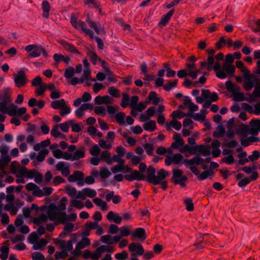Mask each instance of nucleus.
<instances>
[{
  "mask_svg": "<svg viewBox=\"0 0 260 260\" xmlns=\"http://www.w3.org/2000/svg\"><path fill=\"white\" fill-rule=\"evenodd\" d=\"M147 100L149 101H152L154 105H157L160 101L162 100L160 98L157 97L156 93L155 91L150 92Z\"/></svg>",
  "mask_w": 260,
  "mask_h": 260,
  "instance_id": "nucleus-28",
  "label": "nucleus"
},
{
  "mask_svg": "<svg viewBox=\"0 0 260 260\" xmlns=\"http://www.w3.org/2000/svg\"><path fill=\"white\" fill-rule=\"evenodd\" d=\"M107 218L109 220H113L115 223L119 224L121 223L122 218L117 213H114L113 211L108 212Z\"/></svg>",
  "mask_w": 260,
  "mask_h": 260,
  "instance_id": "nucleus-19",
  "label": "nucleus"
},
{
  "mask_svg": "<svg viewBox=\"0 0 260 260\" xmlns=\"http://www.w3.org/2000/svg\"><path fill=\"white\" fill-rule=\"evenodd\" d=\"M25 72L19 71L17 74L14 75V82L16 87L21 88L24 86L28 82Z\"/></svg>",
  "mask_w": 260,
  "mask_h": 260,
  "instance_id": "nucleus-6",
  "label": "nucleus"
},
{
  "mask_svg": "<svg viewBox=\"0 0 260 260\" xmlns=\"http://www.w3.org/2000/svg\"><path fill=\"white\" fill-rule=\"evenodd\" d=\"M148 103L149 101H147L144 102H140L138 105L134 107V109L137 111L141 112L146 108Z\"/></svg>",
  "mask_w": 260,
  "mask_h": 260,
  "instance_id": "nucleus-48",
  "label": "nucleus"
},
{
  "mask_svg": "<svg viewBox=\"0 0 260 260\" xmlns=\"http://www.w3.org/2000/svg\"><path fill=\"white\" fill-rule=\"evenodd\" d=\"M57 215L58 220L59 222L61 224H65L68 220L67 215L66 212H58L56 214Z\"/></svg>",
  "mask_w": 260,
  "mask_h": 260,
  "instance_id": "nucleus-42",
  "label": "nucleus"
},
{
  "mask_svg": "<svg viewBox=\"0 0 260 260\" xmlns=\"http://www.w3.org/2000/svg\"><path fill=\"white\" fill-rule=\"evenodd\" d=\"M125 116V114L122 112H119L116 114L115 118L117 122L119 123V124L124 126L126 125L124 122Z\"/></svg>",
  "mask_w": 260,
  "mask_h": 260,
  "instance_id": "nucleus-32",
  "label": "nucleus"
},
{
  "mask_svg": "<svg viewBox=\"0 0 260 260\" xmlns=\"http://www.w3.org/2000/svg\"><path fill=\"white\" fill-rule=\"evenodd\" d=\"M66 106V102L64 99L53 101L51 103V107L54 109H60Z\"/></svg>",
  "mask_w": 260,
  "mask_h": 260,
  "instance_id": "nucleus-25",
  "label": "nucleus"
},
{
  "mask_svg": "<svg viewBox=\"0 0 260 260\" xmlns=\"http://www.w3.org/2000/svg\"><path fill=\"white\" fill-rule=\"evenodd\" d=\"M173 162L175 164H179L182 160L183 157L180 153H176L172 157Z\"/></svg>",
  "mask_w": 260,
  "mask_h": 260,
  "instance_id": "nucleus-59",
  "label": "nucleus"
},
{
  "mask_svg": "<svg viewBox=\"0 0 260 260\" xmlns=\"http://www.w3.org/2000/svg\"><path fill=\"white\" fill-rule=\"evenodd\" d=\"M74 174L76 175V178L77 179V181H78V184L80 186H82L84 184L83 183V178H84V174L82 172L79 171H75L74 172Z\"/></svg>",
  "mask_w": 260,
  "mask_h": 260,
  "instance_id": "nucleus-38",
  "label": "nucleus"
},
{
  "mask_svg": "<svg viewBox=\"0 0 260 260\" xmlns=\"http://www.w3.org/2000/svg\"><path fill=\"white\" fill-rule=\"evenodd\" d=\"M85 156V150L83 149H78L76 150L73 156L72 161L79 159L84 157Z\"/></svg>",
  "mask_w": 260,
  "mask_h": 260,
  "instance_id": "nucleus-37",
  "label": "nucleus"
},
{
  "mask_svg": "<svg viewBox=\"0 0 260 260\" xmlns=\"http://www.w3.org/2000/svg\"><path fill=\"white\" fill-rule=\"evenodd\" d=\"M128 257V254L125 250L115 254V258L118 260H125L127 259Z\"/></svg>",
  "mask_w": 260,
  "mask_h": 260,
  "instance_id": "nucleus-41",
  "label": "nucleus"
},
{
  "mask_svg": "<svg viewBox=\"0 0 260 260\" xmlns=\"http://www.w3.org/2000/svg\"><path fill=\"white\" fill-rule=\"evenodd\" d=\"M175 12V9H172L167 14L163 15L158 23L159 26H165L169 22Z\"/></svg>",
  "mask_w": 260,
  "mask_h": 260,
  "instance_id": "nucleus-14",
  "label": "nucleus"
},
{
  "mask_svg": "<svg viewBox=\"0 0 260 260\" xmlns=\"http://www.w3.org/2000/svg\"><path fill=\"white\" fill-rule=\"evenodd\" d=\"M70 22L75 28L82 30L86 36H88L91 39H93V31L87 28L86 25L84 21L81 20L77 21V18L75 16L74 14L71 16Z\"/></svg>",
  "mask_w": 260,
  "mask_h": 260,
  "instance_id": "nucleus-3",
  "label": "nucleus"
},
{
  "mask_svg": "<svg viewBox=\"0 0 260 260\" xmlns=\"http://www.w3.org/2000/svg\"><path fill=\"white\" fill-rule=\"evenodd\" d=\"M68 256V253L67 250H62L61 251H56L55 253L54 257L56 259H64Z\"/></svg>",
  "mask_w": 260,
  "mask_h": 260,
  "instance_id": "nucleus-44",
  "label": "nucleus"
},
{
  "mask_svg": "<svg viewBox=\"0 0 260 260\" xmlns=\"http://www.w3.org/2000/svg\"><path fill=\"white\" fill-rule=\"evenodd\" d=\"M258 178V174L257 171H253L252 175L249 177H246L243 179H242L238 183V185L239 187H242L245 186L249 184L251 181H254L257 179Z\"/></svg>",
  "mask_w": 260,
  "mask_h": 260,
  "instance_id": "nucleus-12",
  "label": "nucleus"
},
{
  "mask_svg": "<svg viewBox=\"0 0 260 260\" xmlns=\"http://www.w3.org/2000/svg\"><path fill=\"white\" fill-rule=\"evenodd\" d=\"M187 181V177L183 175V171L180 169H174L173 170V176L171 181L175 184H179L182 187L186 186V182Z\"/></svg>",
  "mask_w": 260,
  "mask_h": 260,
  "instance_id": "nucleus-4",
  "label": "nucleus"
},
{
  "mask_svg": "<svg viewBox=\"0 0 260 260\" xmlns=\"http://www.w3.org/2000/svg\"><path fill=\"white\" fill-rule=\"evenodd\" d=\"M49 153V150L46 148H43L37 156V159L39 162H42L44 160L45 156Z\"/></svg>",
  "mask_w": 260,
  "mask_h": 260,
  "instance_id": "nucleus-33",
  "label": "nucleus"
},
{
  "mask_svg": "<svg viewBox=\"0 0 260 260\" xmlns=\"http://www.w3.org/2000/svg\"><path fill=\"white\" fill-rule=\"evenodd\" d=\"M184 203L186 207V209L188 211H192L194 209V205L192 200L191 198H187L184 201Z\"/></svg>",
  "mask_w": 260,
  "mask_h": 260,
  "instance_id": "nucleus-39",
  "label": "nucleus"
},
{
  "mask_svg": "<svg viewBox=\"0 0 260 260\" xmlns=\"http://www.w3.org/2000/svg\"><path fill=\"white\" fill-rule=\"evenodd\" d=\"M120 235H119L121 238L122 237H127L131 234L129 230L126 226H123L120 229Z\"/></svg>",
  "mask_w": 260,
  "mask_h": 260,
  "instance_id": "nucleus-58",
  "label": "nucleus"
},
{
  "mask_svg": "<svg viewBox=\"0 0 260 260\" xmlns=\"http://www.w3.org/2000/svg\"><path fill=\"white\" fill-rule=\"evenodd\" d=\"M178 81V79H175L173 82L169 81L163 86L164 89L167 91H170L172 88H175L177 86Z\"/></svg>",
  "mask_w": 260,
  "mask_h": 260,
  "instance_id": "nucleus-35",
  "label": "nucleus"
},
{
  "mask_svg": "<svg viewBox=\"0 0 260 260\" xmlns=\"http://www.w3.org/2000/svg\"><path fill=\"white\" fill-rule=\"evenodd\" d=\"M107 247L105 245H103L99 247H98L95 251H94V255H93L94 257H98V259L101 256V253L103 252H106L107 251Z\"/></svg>",
  "mask_w": 260,
  "mask_h": 260,
  "instance_id": "nucleus-36",
  "label": "nucleus"
},
{
  "mask_svg": "<svg viewBox=\"0 0 260 260\" xmlns=\"http://www.w3.org/2000/svg\"><path fill=\"white\" fill-rule=\"evenodd\" d=\"M205 161L206 164H209L211 161L210 157H207L205 159L201 158L199 155H196L190 159H185V162L190 165H200Z\"/></svg>",
  "mask_w": 260,
  "mask_h": 260,
  "instance_id": "nucleus-10",
  "label": "nucleus"
},
{
  "mask_svg": "<svg viewBox=\"0 0 260 260\" xmlns=\"http://www.w3.org/2000/svg\"><path fill=\"white\" fill-rule=\"evenodd\" d=\"M94 255V252L92 253L89 250H85L84 251L82 255V256L85 259L91 258L92 260H99L98 257L94 258L93 255Z\"/></svg>",
  "mask_w": 260,
  "mask_h": 260,
  "instance_id": "nucleus-43",
  "label": "nucleus"
},
{
  "mask_svg": "<svg viewBox=\"0 0 260 260\" xmlns=\"http://www.w3.org/2000/svg\"><path fill=\"white\" fill-rule=\"evenodd\" d=\"M38 238L37 234L34 232L28 236V241L29 243L34 244L37 241Z\"/></svg>",
  "mask_w": 260,
  "mask_h": 260,
  "instance_id": "nucleus-56",
  "label": "nucleus"
},
{
  "mask_svg": "<svg viewBox=\"0 0 260 260\" xmlns=\"http://www.w3.org/2000/svg\"><path fill=\"white\" fill-rule=\"evenodd\" d=\"M11 157L8 155H2L1 163L0 164V169L2 171L4 174H7V172L4 169L5 167L7 166L10 162Z\"/></svg>",
  "mask_w": 260,
  "mask_h": 260,
  "instance_id": "nucleus-20",
  "label": "nucleus"
},
{
  "mask_svg": "<svg viewBox=\"0 0 260 260\" xmlns=\"http://www.w3.org/2000/svg\"><path fill=\"white\" fill-rule=\"evenodd\" d=\"M143 127L145 131L153 132L156 128V122L154 120H150L144 123Z\"/></svg>",
  "mask_w": 260,
  "mask_h": 260,
  "instance_id": "nucleus-24",
  "label": "nucleus"
},
{
  "mask_svg": "<svg viewBox=\"0 0 260 260\" xmlns=\"http://www.w3.org/2000/svg\"><path fill=\"white\" fill-rule=\"evenodd\" d=\"M185 116H192V113L188 112L187 113H185L182 111H180L178 110L174 111L171 114V117L173 119L179 118L181 119L182 118L184 117Z\"/></svg>",
  "mask_w": 260,
  "mask_h": 260,
  "instance_id": "nucleus-21",
  "label": "nucleus"
},
{
  "mask_svg": "<svg viewBox=\"0 0 260 260\" xmlns=\"http://www.w3.org/2000/svg\"><path fill=\"white\" fill-rule=\"evenodd\" d=\"M73 120H70L67 122L61 123L59 125L61 131L67 133L69 129V123L73 124Z\"/></svg>",
  "mask_w": 260,
  "mask_h": 260,
  "instance_id": "nucleus-47",
  "label": "nucleus"
},
{
  "mask_svg": "<svg viewBox=\"0 0 260 260\" xmlns=\"http://www.w3.org/2000/svg\"><path fill=\"white\" fill-rule=\"evenodd\" d=\"M233 94H234V100L236 102L243 101L246 100L242 92L237 91Z\"/></svg>",
  "mask_w": 260,
  "mask_h": 260,
  "instance_id": "nucleus-51",
  "label": "nucleus"
},
{
  "mask_svg": "<svg viewBox=\"0 0 260 260\" xmlns=\"http://www.w3.org/2000/svg\"><path fill=\"white\" fill-rule=\"evenodd\" d=\"M45 102L41 100L37 101L35 98H30L28 102V106L30 107H34L37 106L39 109H42L45 106Z\"/></svg>",
  "mask_w": 260,
  "mask_h": 260,
  "instance_id": "nucleus-17",
  "label": "nucleus"
},
{
  "mask_svg": "<svg viewBox=\"0 0 260 260\" xmlns=\"http://www.w3.org/2000/svg\"><path fill=\"white\" fill-rule=\"evenodd\" d=\"M129 98L126 93H124L122 95V102L120 104L122 108H126L129 104Z\"/></svg>",
  "mask_w": 260,
  "mask_h": 260,
  "instance_id": "nucleus-50",
  "label": "nucleus"
},
{
  "mask_svg": "<svg viewBox=\"0 0 260 260\" xmlns=\"http://www.w3.org/2000/svg\"><path fill=\"white\" fill-rule=\"evenodd\" d=\"M9 107L10 108H8L6 114H8L10 116L13 117L16 116L17 112V106L13 104H11Z\"/></svg>",
  "mask_w": 260,
  "mask_h": 260,
  "instance_id": "nucleus-40",
  "label": "nucleus"
},
{
  "mask_svg": "<svg viewBox=\"0 0 260 260\" xmlns=\"http://www.w3.org/2000/svg\"><path fill=\"white\" fill-rule=\"evenodd\" d=\"M120 239L121 237L119 235H115L112 238L111 236L106 235L101 237V241L103 243L108 244H116L119 242Z\"/></svg>",
  "mask_w": 260,
  "mask_h": 260,
  "instance_id": "nucleus-13",
  "label": "nucleus"
},
{
  "mask_svg": "<svg viewBox=\"0 0 260 260\" xmlns=\"http://www.w3.org/2000/svg\"><path fill=\"white\" fill-rule=\"evenodd\" d=\"M47 243L48 242L45 239L42 238L34 244L32 248L34 250L43 249Z\"/></svg>",
  "mask_w": 260,
  "mask_h": 260,
  "instance_id": "nucleus-26",
  "label": "nucleus"
},
{
  "mask_svg": "<svg viewBox=\"0 0 260 260\" xmlns=\"http://www.w3.org/2000/svg\"><path fill=\"white\" fill-rule=\"evenodd\" d=\"M59 44L62 45L63 48L67 51L72 53L80 54L81 52L75 47V46L71 43H68L64 40H60L59 42Z\"/></svg>",
  "mask_w": 260,
  "mask_h": 260,
  "instance_id": "nucleus-11",
  "label": "nucleus"
},
{
  "mask_svg": "<svg viewBox=\"0 0 260 260\" xmlns=\"http://www.w3.org/2000/svg\"><path fill=\"white\" fill-rule=\"evenodd\" d=\"M206 51L209 54V56L207 58V70L208 71H210L212 69V65H213L214 62V59L213 55L215 53V51L213 49H208L207 50H206Z\"/></svg>",
  "mask_w": 260,
  "mask_h": 260,
  "instance_id": "nucleus-16",
  "label": "nucleus"
},
{
  "mask_svg": "<svg viewBox=\"0 0 260 260\" xmlns=\"http://www.w3.org/2000/svg\"><path fill=\"white\" fill-rule=\"evenodd\" d=\"M102 158L103 159H105L107 164H110L112 162L111 157V153L108 152V151L105 150L102 152L101 155Z\"/></svg>",
  "mask_w": 260,
  "mask_h": 260,
  "instance_id": "nucleus-60",
  "label": "nucleus"
},
{
  "mask_svg": "<svg viewBox=\"0 0 260 260\" xmlns=\"http://www.w3.org/2000/svg\"><path fill=\"white\" fill-rule=\"evenodd\" d=\"M169 62H165L163 64V67L167 71L166 76L168 77H173L175 76L176 72L171 69Z\"/></svg>",
  "mask_w": 260,
  "mask_h": 260,
  "instance_id": "nucleus-34",
  "label": "nucleus"
},
{
  "mask_svg": "<svg viewBox=\"0 0 260 260\" xmlns=\"http://www.w3.org/2000/svg\"><path fill=\"white\" fill-rule=\"evenodd\" d=\"M236 66L240 69L243 73V87L246 91H250L254 86V81H259V79L253 74H250V71L244 65L243 62L241 60L236 61Z\"/></svg>",
  "mask_w": 260,
  "mask_h": 260,
  "instance_id": "nucleus-2",
  "label": "nucleus"
},
{
  "mask_svg": "<svg viewBox=\"0 0 260 260\" xmlns=\"http://www.w3.org/2000/svg\"><path fill=\"white\" fill-rule=\"evenodd\" d=\"M71 206L75 207L79 209H81L84 207L83 203L77 200H73L71 202Z\"/></svg>",
  "mask_w": 260,
  "mask_h": 260,
  "instance_id": "nucleus-62",
  "label": "nucleus"
},
{
  "mask_svg": "<svg viewBox=\"0 0 260 260\" xmlns=\"http://www.w3.org/2000/svg\"><path fill=\"white\" fill-rule=\"evenodd\" d=\"M225 86L226 89L232 93H235V92L239 91L240 88L237 86H235L234 84L230 80L227 81L225 82Z\"/></svg>",
  "mask_w": 260,
  "mask_h": 260,
  "instance_id": "nucleus-27",
  "label": "nucleus"
},
{
  "mask_svg": "<svg viewBox=\"0 0 260 260\" xmlns=\"http://www.w3.org/2000/svg\"><path fill=\"white\" fill-rule=\"evenodd\" d=\"M88 55L90 56V60L93 65H95L96 64L97 60L99 61V59H101L95 52H91L89 51Z\"/></svg>",
  "mask_w": 260,
  "mask_h": 260,
  "instance_id": "nucleus-49",
  "label": "nucleus"
},
{
  "mask_svg": "<svg viewBox=\"0 0 260 260\" xmlns=\"http://www.w3.org/2000/svg\"><path fill=\"white\" fill-rule=\"evenodd\" d=\"M224 69L225 70L226 74L232 75L235 72V67L234 65L230 64H226L224 66Z\"/></svg>",
  "mask_w": 260,
  "mask_h": 260,
  "instance_id": "nucleus-52",
  "label": "nucleus"
},
{
  "mask_svg": "<svg viewBox=\"0 0 260 260\" xmlns=\"http://www.w3.org/2000/svg\"><path fill=\"white\" fill-rule=\"evenodd\" d=\"M25 50L30 52L28 57L29 58L39 57L41 54V46L36 44L29 45L25 47Z\"/></svg>",
  "mask_w": 260,
  "mask_h": 260,
  "instance_id": "nucleus-7",
  "label": "nucleus"
},
{
  "mask_svg": "<svg viewBox=\"0 0 260 260\" xmlns=\"http://www.w3.org/2000/svg\"><path fill=\"white\" fill-rule=\"evenodd\" d=\"M128 251L131 252V256L132 257H137L144 254L145 250L143 246L138 243L133 242L129 244L128 246Z\"/></svg>",
  "mask_w": 260,
  "mask_h": 260,
  "instance_id": "nucleus-5",
  "label": "nucleus"
},
{
  "mask_svg": "<svg viewBox=\"0 0 260 260\" xmlns=\"http://www.w3.org/2000/svg\"><path fill=\"white\" fill-rule=\"evenodd\" d=\"M249 128L248 126L245 124H242L240 128L237 131V133L246 137Z\"/></svg>",
  "mask_w": 260,
  "mask_h": 260,
  "instance_id": "nucleus-55",
  "label": "nucleus"
},
{
  "mask_svg": "<svg viewBox=\"0 0 260 260\" xmlns=\"http://www.w3.org/2000/svg\"><path fill=\"white\" fill-rule=\"evenodd\" d=\"M109 93L114 98H118L119 96V91L114 86L109 87L108 89Z\"/></svg>",
  "mask_w": 260,
  "mask_h": 260,
  "instance_id": "nucleus-57",
  "label": "nucleus"
},
{
  "mask_svg": "<svg viewBox=\"0 0 260 260\" xmlns=\"http://www.w3.org/2000/svg\"><path fill=\"white\" fill-rule=\"evenodd\" d=\"M173 138L175 141V142H178V144L180 146H182L184 145V140L182 138H181L180 134L174 132Z\"/></svg>",
  "mask_w": 260,
  "mask_h": 260,
  "instance_id": "nucleus-61",
  "label": "nucleus"
},
{
  "mask_svg": "<svg viewBox=\"0 0 260 260\" xmlns=\"http://www.w3.org/2000/svg\"><path fill=\"white\" fill-rule=\"evenodd\" d=\"M83 191H85L86 197H88L90 198H94L96 195V192L95 190L89 188H84L83 189Z\"/></svg>",
  "mask_w": 260,
  "mask_h": 260,
  "instance_id": "nucleus-45",
  "label": "nucleus"
},
{
  "mask_svg": "<svg viewBox=\"0 0 260 260\" xmlns=\"http://www.w3.org/2000/svg\"><path fill=\"white\" fill-rule=\"evenodd\" d=\"M31 258L33 260H45L44 255L39 252L33 253L31 255Z\"/></svg>",
  "mask_w": 260,
  "mask_h": 260,
  "instance_id": "nucleus-64",
  "label": "nucleus"
},
{
  "mask_svg": "<svg viewBox=\"0 0 260 260\" xmlns=\"http://www.w3.org/2000/svg\"><path fill=\"white\" fill-rule=\"evenodd\" d=\"M57 209H58L55 204L54 203L50 204L48 212V218L49 220H54L55 219L56 215L57 214L56 212V210Z\"/></svg>",
  "mask_w": 260,
  "mask_h": 260,
  "instance_id": "nucleus-18",
  "label": "nucleus"
},
{
  "mask_svg": "<svg viewBox=\"0 0 260 260\" xmlns=\"http://www.w3.org/2000/svg\"><path fill=\"white\" fill-rule=\"evenodd\" d=\"M155 173V169L153 166H149L147 169L146 175L135 170L131 175H125L124 177L126 180L130 182L133 180H146L148 183L156 185L159 184L160 181L164 180L169 175V173L164 169L157 171V175Z\"/></svg>",
  "mask_w": 260,
  "mask_h": 260,
  "instance_id": "nucleus-1",
  "label": "nucleus"
},
{
  "mask_svg": "<svg viewBox=\"0 0 260 260\" xmlns=\"http://www.w3.org/2000/svg\"><path fill=\"white\" fill-rule=\"evenodd\" d=\"M111 175V172L107 168H102L100 172V176L103 179H106Z\"/></svg>",
  "mask_w": 260,
  "mask_h": 260,
  "instance_id": "nucleus-53",
  "label": "nucleus"
},
{
  "mask_svg": "<svg viewBox=\"0 0 260 260\" xmlns=\"http://www.w3.org/2000/svg\"><path fill=\"white\" fill-rule=\"evenodd\" d=\"M260 157V152L258 150H254L252 152V154L248 156L250 161H253L257 160Z\"/></svg>",
  "mask_w": 260,
  "mask_h": 260,
  "instance_id": "nucleus-63",
  "label": "nucleus"
},
{
  "mask_svg": "<svg viewBox=\"0 0 260 260\" xmlns=\"http://www.w3.org/2000/svg\"><path fill=\"white\" fill-rule=\"evenodd\" d=\"M131 236L132 240H134L135 238H138L143 241L147 238L146 231L142 228L135 229L134 231L131 234Z\"/></svg>",
  "mask_w": 260,
  "mask_h": 260,
  "instance_id": "nucleus-8",
  "label": "nucleus"
},
{
  "mask_svg": "<svg viewBox=\"0 0 260 260\" xmlns=\"http://www.w3.org/2000/svg\"><path fill=\"white\" fill-rule=\"evenodd\" d=\"M225 131L224 127L219 125L216 128V130L213 133V136L214 138H220L223 136L225 134Z\"/></svg>",
  "mask_w": 260,
  "mask_h": 260,
  "instance_id": "nucleus-30",
  "label": "nucleus"
},
{
  "mask_svg": "<svg viewBox=\"0 0 260 260\" xmlns=\"http://www.w3.org/2000/svg\"><path fill=\"white\" fill-rule=\"evenodd\" d=\"M5 246L1 248V254H0V258L2 260H6L8 258L9 253V241H6L3 243Z\"/></svg>",
  "mask_w": 260,
  "mask_h": 260,
  "instance_id": "nucleus-15",
  "label": "nucleus"
},
{
  "mask_svg": "<svg viewBox=\"0 0 260 260\" xmlns=\"http://www.w3.org/2000/svg\"><path fill=\"white\" fill-rule=\"evenodd\" d=\"M86 21L89 24V26L94 30L96 34H100V30L97 24H96V23H95L94 21L90 19L89 16L88 15L86 17Z\"/></svg>",
  "mask_w": 260,
  "mask_h": 260,
  "instance_id": "nucleus-31",
  "label": "nucleus"
},
{
  "mask_svg": "<svg viewBox=\"0 0 260 260\" xmlns=\"http://www.w3.org/2000/svg\"><path fill=\"white\" fill-rule=\"evenodd\" d=\"M144 147L146 150L147 154L149 155H152L153 153L154 147L152 144L146 143Z\"/></svg>",
  "mask_w": 260,
  "mask_h": 260,
  "instance_id": "nucleus-54",
  "label": "nucleus"
},
{
  "mask_svg": "<svg viewBox=\"0 0 260 260\" xmlns=\"http://www.w3.org/2000/svg\"><path fill=\"white\" fill-rule=\"evenodd\" d=\"M74 68L72 67H69L66 69L64 73V76L67 79H70L74 75Z\"/></svg>",
  "mask_w": 260,
  "mask_h": 260,
  "instance_id": "nucleus-46",
  "label": "nucleus"
},
{
  "mask_svg": "<svg viewBox=\"0 0 260 260\" xmlns=\"http://www.w3.org/2000/svg\"><path fill=\"white\" fill-rule=\"evenodd\" d=\"M9 92V88H8L5 89L4 95L5 101L0 102V112L3 114H6L8 110V108H7V102H10L11 101L10 95H8Z\"/></svg>",
  "mask_w": 260,
  "mask_h": 260,
  "instance_id": "nucleus-9",
  "label": "nucleus"
},
{
  "mask_svg": "<svg viewBox=\"0 0 260 260\" xmlns=\"http://www.w3.org/2000/svg\"><path fill=\"white\" fill-rule=\"evenodd\" d=\"M211 147L210 145H205L203 144L198 145V152L202 153L204 156H208L210 154V149Z\"/></svg>",
  "mask_w": 260,
  "mask_h": 260,
  "instance_id": "nucleus-22",
  "label": "nucleus"
},
{
  "mask_svg": "<svg viewBox=\"0 0 260 260\" xmlns=\"http://www.w3.org/2000/svg\"><path fill=\"white\" fill-rule=\"evenodd\" d=\"M90 244V240L88 238L83 237L81 241L79 242L77 244L76 246L78 248L83 249L85 247L89 246Z\"/></svg>",
  "mask_w": 260,
  "mask_h": 260,
  "instance_id": "nucleus-29",
  "label": "nucleus"
},
{
  "mask_svg": "<svg viewBox=\"0 0 260 260\" xmlns=\"http://www.w3.org/2000/svg\"><path fill=\"white\" fill-rule=\"evenodd\" d=\"M42 5L43 11V16L46 18H48L49 16V11L50 10L49 3L47 1L45 0L43 1Z\"/></svg>",
  "mask_w": 260,
  "mask_h": 260,
  "instance_id": "nucleus-23",
  "label": "nucleus"
}]
</instances>
